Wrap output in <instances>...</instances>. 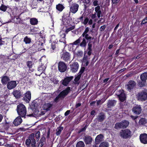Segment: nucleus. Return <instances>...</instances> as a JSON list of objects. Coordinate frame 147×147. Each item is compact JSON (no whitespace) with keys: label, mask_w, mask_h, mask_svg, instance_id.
Wrapping results in <instances>:
<instances>
[{"label":"nucleus","mask_w":147,"mask_h":147,"mask_svg":"<svg viewBox=\"0 0 147 147\" xmlns=\"http://www.w3.org/2000/svg\"><path fill=\"white\" fill-rule=\"evenodd\" d=\"M16 85L17 84L16 81H12L8 83L7 86L8 89L11 90L15 88Z\"/></svg>","instance_id":"15"},{"label":"nucleus","mask_w":147,"mask_h":147,"mask_svg":"<svg viewBox=\"0 0 147 147\" xmlns=\"http://www.w3.org/2000/svg\"><path fill=\"white\" fill-rule=\"evenodd\" d=\"M30 22V24L33 25L37 24L38 22L37 19L34 18H31Z\"/></svg>","instance_id":"33"},{"label":"nucleus","mask_w":147,"mask_h":147,"mask_svg":"<svg viewBox=\"0 0 147 147\" xmlns=\"http://www.w3.org/2000/svg\"><path fill=\"white\" fill-rule=\"evenodd\" d=\"M41 64L40 65V66L38 68V71L40 72V74L43 72L45 69L47 67L46 64L47 63V60L46 59H45V60L43 59L42 58L40 59Z\"/></svg>","instance_id":"5"},{"label":"nucleus","mask_w":147,"mask_h":147,"mask_svg":"<svg viewBox=\"0 0 147 147\" xmlns=\"http://www.w3.org/2000/svg\"><path fill=\"white\" fill-rule=\"evenodd\" d=\"M88 21L89 19L87 17L84 20V21L83 22V24H84V25H86L88 22Z\"/></svg>","instance_id":"48"},{"label":"nucleus","mask_w":147,"mask_h":147,"mask_svg":"<svg viewBox=\"0 0 147 147\" xmlns=\"http://www.w3.org/2000/svg\"><path fill=\"white\" fill-rule=\"evenodd\" d=\"M31 98V94L30 91L27 92L24 95V98L27 102H28Z\"/></svg>","instance_id":"17"},{"label":"nucleus","mask_w":147,"mask_h":147,"mask_svg":"<svg viewBox=\"0 0 147 147\" xmlns=\"http://www.w3.org/2000/svg\"><path fill=\"white\" fill-rule=\"evenodd\" d=\"M66 20L65 19H64L63 20V24L64 25H66L67 23H68V21H67V22H66Z\"/></svg>","instance_id":"57"},{"label":"nucleus","mask_w":147,"mask_h":147,"mask_svg":"<svg viewBox=\"0 0 147 147\" xmlns=\"http://www.w3.org/2000/svg\"><path fill=\"white\" fill-rule=\"evenodd\" d=\"M3 116L2 115L0 114V122H1L3 119Z\"/></svg>","instance_id":"63"},{"label":"nucleus","mask_w":147,"mask_h":147,"mask_svg":"<svg viewBox=\"0 0 147 147\" xmlns=\"http://www.w3.org/2000/svg\"><path fill=\"white\" fill-rule=\"evenodd\" d=\"M138 98L141 101H145L147 99V93L146 90L139 92L138 94Z\"/></svg>","instance_id":"6"},{"label":"nucleus","mask_w":147,"mask_h":147,"mask_svg":"<svg viewBox=\"0 0 147 147\" xmlns=\"http://www.w3.org/2000/svg\"><path fill=\"white\" fill-rule=\"evenodd\" d=\"M103 136L102 134L98 135L95 139V142L96 144H98L101 142L103 138Z\"/></svg>","instance_id":"23"},{"label":"nucleus","mask_w":147,"mask_h":147,"mask_svg":"<svg viewBox=\"0 0 147 147\" xmlns=\"http://www.w3.org/2000/svg\"><path fill=\"white\" fill-rule=\"evenodd\" d=\"M147 122V120L145 118H142L139 121V124L140 125H144Z\"/></svg>","instance_id":"28"},{"label":"nucleus","mask_w":147,"mask_h":147,"mask_svg":"<svg viewBox=\"0 0 147 147\" xmlns=\"http://www.w3.org/2000/svg\"><path fill=\"white\" fill-rule=\"evenodd\" d=\"M84 146L85 144L84 142L82 141L78 142L76 145V147H84Z\"/></svg>","instance_id":"37"},{"label":"nucleus","mask_w":147,"mask_h":147,"mask_svg":"<svg viewBox=\"0 0 147 147\" xmlns=\"http://www.w3.org/2000/svg\"><path fill=\"white\" fill-rule=\"evenodd\" d=\"M81 75L80 74H79L78 76L76 77L74 79L75 82H78L80 79Z\"/></svg>","instance_id":"49"},{"label":"nucleus","mask_w":147,"mask_h":147,"mask_svg":"<svg viewBox=\"0 0 147 147\" xmlns=\"http://www.w3.org/2000/svg\"><path fill=\"white\" fill-rule=\"evenodd\" d=\"M106 26H102L100 27V30L101 31H103L105 28Z\"/></svg>","instance_id":"52"},{"label":"nucleus","mask_w":147,"mask_h":147,"mask_svg":"<svg viewBox=\"0 0 147 147\" xmlns=\"http://www.w3.org/2000/svg\"><path fill=\"white\" fill-rule=\"evenodd\" d=\"M70 110L67 111L65 113V116H66L69 115L70 112Z\"/></svg>","instance_id":"58"},{"label":"nucleus","mask_w":147,"mask_h":147,"mask_svg":"<svg viewBox=\"0 0 147 147\" xmlns=\"http://www.w3.org/2000/svg\"><path fill=\"white\" fill-rule=\"evenodd\" d=\"M145 83H146V82L145 81H141L140 82H139L138 83V86L140 87H143L144 86H145Z\"/></svg>","instance_id":"42"},{"label":"nucleus","mask_w":147,"mask_h":147,"mask_svg":"<svg viewBox=\"0 0 147 147\" xmlns=\"http://www.w3.org/2000/svg\"><path fill=\"white\" fill-rule=\"evenodd\" d=\"M17 112L19 115L22 117H24L26 114V109L23 104H20L17 106Z\"/></svg>","instance_id":"2"},{"label":"nucleus","mask_w":147,"mask_h":147,"mask_svg":"<svg viewBox=\"0 0 147 147\" xmlns=\"http://www.w3.org/2000/svg\"><path fill=\"white\" fill-rule=\"evenodd\" d=\"M131 131L128 129L121 130L119 133V135L122 138L126 139L131 136Z\"/></svg>","instance_id":"4"},{"label":"nucleus","mask_w":147,"mask_h":147,"mask_svg":"<svg viewBox=\"0 0 147 147\" xmlns=\"http://www.w3.org/2000/svg\"><path fill=\"white\" fill-rule=\"evenodd\" d=\"M65 32L64 31H62L60 32V34L61 36L63 38L62 40H65Z\"/></svg>","instance_id":"38"},{"label":"nucleus","mask_w":147,"mask_h":147,"mask_svg":"<svg viewBox=\"0 0 147 147\" xmlns=\"http://www.w3.org/2000/svg\"><path fill=\"white\" fill-rule=\"evenodd\" d=\"M51 80L54 83V84H57L58 82V81L56 79L51 78Z\"/></svg>","instance_id":"54"},{"label":"nucleus","mask_w":147,"mask_h":147,"mask_svg":"<svg viewBox=\"0 0 147 147\" xmlns=\"http://www.w3.org/2000/svg\"><path fill=\"white\" fill-rule=\"evenodd\" d=\"M119 99L121 102H123L125 98V94L123 92H121V93L118 95Z\"/></svg>","instance_id":"27"},{"label":"nucleus","mask_w":147,"mask_h":147,"mask_svg":"<svg viewBox=\"0 0 147 147\" xmlns=\"http://www.w3.org/2000/svg\"><path fill=\"white\" fill-rule=\"evenodd\" d=\"M140 139L141 142L144 144H147V134L145 133L140 135Z\"/></svg>","instance_id":"12"},{"label":"nucleus","mask_w":147,"mask_h":147,"mask_svg":"<svg viewBox=\"0 0 147 147\" xmlns=\"http://www.w3.org/2000/svg\"><path fill=\"white\" fill-rule=\"evenodd\" d=\"M75 26H72L69 28H67L65 31V32L66 34H67L68 32L70 31L73 30L74 29Z\"/></svg>","instance_id":"44"},{"label":"nucleus","mask_w":147,"mask_h":147,"mask_svg":"<svg viewBox=\"0 0 147 147\" xmlns=\"http://www.w3.org/2000/svg\"><path fill=\"white\" fill-rule=\"evenodd\" d=\"M114 127L117 129L120 128H123V126L122 125L121 122L115 124Z\"/></svg>","instance_id":"35"},{"label":"nucleus","mask_w":147,"mask_h":147,"mask_svg":"<svg viewBox=\"0 0 147 147\" xmlns=\"http://www.w3.org/2000/svg\"><path fill=\"white\" fill-rule=\"evenodd\" d=\"M122 125L123 126V128H126L128 126L129 123L127 121H124L121 122Z\"/></svg>","instance_id":"34"},{"label":"nucleus","mask_w":147,"mask_h":147,"mask_svg":"<svg viewBox=\"0 0 147 147\" xmlns=\"http://www.w3.org/2000/svg\"><path fill=\"white\" fill-rule=\"evenodd\" d=\"M58 68L61 72H64L67 69V67L65 64L63 62L60 61L58 64Z\"/></svg>","instance_id":"8"},{"label":"nucleus","mask_w":147,"mask_h":147,"mask_svg":"<svg viewBox=\"0 0 147 147\" xmlns=\"http://www.w3.org/2000/svg\"><path fill=\"white\" fill-rule=\"evenodd\" d=\"M7 8V7L3 5H2L0 7V9L3 11H5Z\"/></svg>","instance_id":"41"},{"label":"nucleus","mask_w":147,"mask_h":147,"mask_svg":"<svg viewBox=\"0 0 147 147\" xmlns=\"http://www.w3.org/2000/svg\"><path fill=\"white\" fill-rule=\"evenodd\" d=\"M81 105V104L80 103H77L76 105V108L79 107Z\"/></svg>","instance_id":"61"},{"label":"nucleus","mask_w":147,"mask_h":147,"mask_svg":"<svg viewBox=\"0 0 147 147\" xmlns=\"http://www.w3.org/2000/svg\"><path fill=\"white\" fill-rule=\"evenodd\" d=\"M61 58L65 61H67L70 58V55L67 52L63 53Z\"/></svg>","instance_id":"19"},{"label":"nucleus","mask_w":147,"mask_h":147,"mask_svg":"<svg viewBox=\"0 0 147 147\" xmlns=\"http://www.w3.org/2000/svg\"><path fill=\"white\" fill-rule=\"evenodd\" d=\"M116 103V101L115 100H109L108 101L107 106L108 108H111L114 106Z\"/></svg>","instance_id":"21"},{"label":"nucleus","mask_w":147,"mask_h":147,"mask_svg":"<svg viewBox=\"0 0 147 147\" xmlns=\"http://www.w3.org/2000/svg\"><path fill=\"white\" fill-rule=\"evenodd\" d=\"M84 70V68L83 67L82 68V69H81L80 70V72L79 73V74H80L81 75V74L83 72Z\"/></svg>","instance_id":"55"},{"label":"nucleus","mask_w":147,"mask_h":147,"mask_svg":"<svg viewBox=\"0 0 147 147\" xmlns=\"http://www.w3.org/2000/svg\"><path fill=\"white\" fill-rule=\"evenodd\" d=\"M89 30L88 27H87L86 28L84 32L82 34L81 37H85L87 40H91L92 38V37L89 36L88 34Z\"/></svg>","instance_id":"9"},{"label":"nucleus","mask_w":147,"mask_h":147,"mask_svg":"<svg viewBox=\"0 0 147 147\" xmlns=\"http://www.w3.org/2000/svg\"><path fill=\"white\" fill-rule=\"evenodd\" d=\"M13 94L14 96L16 98H19L21 95L20 92L17 90L14 91Z\"/></svg>","instance_id":"29"},{"label":"nucleus","mask_w":147,"mask_h":147,"mask_svg":"<svg viewBox=\"0 0 147 147\" xmlns=\"http://www.w3.org/2000/svg\"><path fill=\"white\" fill-rule=\"evenodd\" d=\"M22 121L21 117L18 116L13 121V124L16 126L20 125Z\"/></svg>","instance_id":"18"},{"label":"nucleus","mask_w":147,"mask_h":147,"mask_svg":"<svg viewBox=\"0 0 147 147\" xmlns=\"http://www.w3.org/2000/svg\"><path fill=\"white\" fill-rule=\"evenodd\" d=\"M136 82L133 80L129 81L127 84L126 85L127 89L130 91L131 89H133L136 85Z\"/></svg>","instance_id":"10"},{"label":"nucleus","mask_w":147,"mask_h":147,"mask_svg":"<svg viewBox=\"0 0 147 147\" xmlns=\"http://www.w3.org/2000/svg\"><path fill=\"white\" fill-rule=\"evenodd\" d=\"M9 80V78L6 76L3 77L1 79V82L3 84H6L7 82Z\"/></svg>","instance_id":"26"},{"label":"nucleus","mask_w":147,"mask_h":147,"mask_svg":"<svg viewBox=\"0 0 147 147\" xmlns=\"http://www.w3.org/2000/svg\"><path fill=\"white\" fill-rule=\"evenodd\" d=\"M98 1L96 0H94L93 1V6H98L99 5Z\"/></svg>","instance_id":"47"},{"label":"nucleus","mask_w":147,"mask_h":147,"mask_svg":"<svg viewBox=\"0 0 147 147\" xmlns=\"http://www.w3.org/2000/svg\"><path fill=\"white\" fill-rule=\"evenodd\" d=\"M53 104L50 103H45L43 105L42 108L43 110L46 111H49L52 106Z\"/></svg>","instance_id":"22"},{"label":"nucleus","mask_w":147,"mask_h":147,"mask_svg":"<svg viewBox=\"0 0 147 147\" xmlns=\"http://www.w3.org/2000/svg\"><path fill=\"white\" fill-rule=\"evenodd\" d=\"M56 48L55 44V43H52L51 45V49H52V50H51L52 52H53Z\"/></svg>","instance_id":"50"},{"label":"nucleus","mask_w":147,"mask_h":147,"mask_svg":"<svg viewBox=\"0 0 147 147\" xmlns=\"http://www.w3.org/2000/svg\"><path fill=\"white\" fill-rule=\"evenodd\" d=\"M102 103V102H101V101L100 100H99L96 103L97 105H101Z\"/></svg>","instance_id":"59"},{"label":"nucleus","mask_w":147,"mask_h":147,"mask_svg":"<svg viewBox=\"0 0 147 147\" xmlns=\"http://www.w3.org/2000/svg\"><path fill=\"white\" fill-rule=\"evenodd\" d=\"M90 40H88V41H89V42L88 44V49L89 50L92 51V44H91V42L90 41Z\"/></svg>","instance_id":"45"},{"label":"nucleus","mask_w":147,"mask_h":147,"mask_svg":"<svg viewBox=\"0 0 147 147\" xmlns=\"http://www.w3.org/2000/svg\"><path fill=\"white\" fill-rule=\"evenodd\" d=\"M24 41L26 44H29L31 42V39L30 38H28L27 36H26L24 38Z\"/></svg>","instance_id":"39"},{"label":"nucleus","mask_w":147,"mask_h":147,"mask_svg":"<svg viewBox=\"0 0 147 147\" xmlns=\"http://www.w3.org/2000/svg\"><path fill=\"white\" fill-rule=\"evenodd\" d=\"M109 143L106 142H102L99 145V147H109Z\"/></svg>","instance_id":"36"},{"label":"nucleus","mask_w":147,"mask_h":147,"mask_svg":"<svg viewBox=\"0 0 147 147\" xmlns=\"http://www.w3.org/2000/svg\"><path fill=\"white\" fill-rule=\"evenodd\" d=\"M105 116L104 114L100 113L97 116L96 118L97 120L101 122L103 121L105 119Z\"/></svg>","instance_id":"24"},{"label":"nucleus","mask_w":147,"mask_h":147,"mask_svg":"<svg viewBox=\"0 0 147 147\" xmlns=\"http://www.w3.org/2000/svg\"><path fill=\"white\" fill-rule=\"evenodd\" d=\"M70 88L68 87L60 92L59 94V96H61V98H64L70 92Z\"/></svg>","instance_id":"13"},{"label":"nucleus","mask_w":147,"mask_h":147,"mask_svg":"<svg viewBox=\"0 0 147 147\" xmlns=\"http://www.w3.org/2000/svg\"><path fill=\"white\" fill-rule=\"evenodd\" d=\"M59 98H61V96H59V94L56 97V98L55 99V100H54L55 101V102H57L58 101Z\"/></svg>","instance_id":"51"},{"label":"nucleus","mask_w":147,"mask_h":147,"mask_svg":"<svg viewBox=\"0 0 147 147\" xmlns=\"http://www.w3.org/2000/svg\"><path fill=\"white\" fill-rule=\"evenodd\" d=\"M84 141L86 144H91L92 141V138L90 136H86L83 138Z\"/></svg>","instance_id":"20"},{"label":"nucleus","mask_w":147,"mask_h":147,"mask_svg":"<svg viewBox=\"0 0 147 147\" xmlns=\"http://www.w3.org/2000/svg\"><path fill=\"white\" fill-rule=\"evenodd\" d=\"M92 19H90L89 21H88V24L90 25H91L92 23Z\"/></svg>","instance_id":"60"},{"label":"nucleus","mask_w":147,"mask_h":147,"mask_svg":"<svg viewBox=\"0 0 147 147\" xmlns=\"http://www.w3.org/2000/svg\"><path fill=\"white\" fill-rule=\"evenodd\" d=\"M40 136L39 131H37L35 133L30 134L28 138L26 139L25 142L26 147H37L36 141L37 142L38 141L37 143L38 147H42L45 142L46 138L45 137L42 136L39 141Z\"/></svg>","instance_id":"1"},{"label":"nucleus","mask_w":147,"mask_h":147,"mask_svg":"<svg viewBox=\"0 0 147 147\" xmlns=\"http://www.w3.org/2000/svg\"><path fill=\"white\" fill-rule=\"evenodd\" d=\"M141 108L140 105H137L134 107L132 109L133 111L138 115L139 114L141 111Z\"/></svg>","instance_id":"16"},{"label":"nucleus","mask_w":147,"mask_h":147,"mask_svg":"<svg viewBox=\"0 0 147 147\" xmlns=\"http://www.w3.org/2000/svg\"><path fill=\"white\" fill-rule=\"evenodd\" d=\"M147 22V17H146L143 20L142 22V24H144Z\"/></svg>","instance_id":"53"},{"label":"nucleus","mask_w":147,"mask_h":147,"mask_svg":"<svg viewBox=\"0 0 147 147\" xmlns=\"http://www.w3.org/2000/svg\"><path fill=\"white\" fill-rule=\"evenodd\" d=\"M77 55L79 57H81L83 56V52L81 51H78L77 53Z\"/></svg>","instance_id":"46"},{"label":"nucleus","mask_w":147,"mask_h":147,"mask_svg":"<svg viewBox=\"0 0 147 147\" xmlns=\"http://www.w3.org/2000/svg\"><path fill=\"white\" fill-rule=\"evenodd\" d=\"M26 64L28 67L29 68H31L32 66V61H29L26 62Z\"/></svg>","instance_id":"40"},{"label":"nucleus","mask_w":147,"mask_h":147,"mask_svg":"<svg viewBox=\"0 0 147 147\" xmlns=\"http://www.w3.org/2000/svg\"><path fill=\"white\" fill-rule=\"evenodd\" d=\"M95 13L94 14H92L91 15V18L93 19H94L95 21H96L98 19L96 18V15L98 18H100V17L101 12L100 9V7L98 5L95 8Z\"/></svg>","instance_id":"3"},{"label":"nucleus","mask_w":147,"mask_h":147,"mask_svg":"<svg viewBox=\"0 0 147 147\" xmlns=\"http://www.w3.org/2000/svg\"><path fill=\"white\" fill-rule=\"evenodd\" d=\"M79 5L76 3L72 4L70 7V11L73 13H75L78 11Z\"/></svg>","instance_id":"11"},{"label":"nucleus","mask_w":147,"mask_h":147,"mask_svg":"<svg viewBox=\"0 0 147 147\" xmlns=\"http://www.w3.org/2000/svg\"><path fill=\"white\" fill-rule=\"evenodd\" d=\"M4 43V42L1 40H0V46L3 45Z\"/></svg>","instance_id":"64"},{"label":"nucleus","mask_w":147,"mask_h":147,"mask_svg":"<svg viewBox=\"0 0 147 147\" xmlns=\"http://www.w3.org/2000/svg\"><path fill=\"white\" fill-rule=\"evenodd\" d=\"M56 8L57 10L61 11L64 9V7L62 4H59L56 5Z\"/></svg>","instance_id":"32"},{"label":"nucleus","mask_w":147,"mask_h":147,"mask_svg":"<svg viewBox=\"0 0 147 147\" xmlns=\"http://www.w3.org/2000/svg\"><path fill=\"white\" fill-rule=\"evenodd\" d=\"M63 127L62 126H59L56 129V134L57 136L60 135L61 131L63 130Z\"/></svg>","instance_id":"30"},{"label":"nucleus","mask_w":147,"mask_h":147,"mask_svg":"<svg viewBox=\"0 0 147 147\" xmlns=\"http://www.w3.org/2000/svg\"><path fill=\"white\" fill-rule=\"evenodd\" d=\"M70 71L72 73L76 72L79 68V65L76 62L72 63L70 65Z\"/></svg>","instance_id":"7"},{"label":"nucleus","mask_w":147,"mask_h":147,"mask_svg":"<svg viewBox=\"0 0 147 147\" xmlns=\"http://www.w3.org/2000/svg\"><path fill=\"white\" fill-rule=\"evenodd\" d=\"M73 77H67L63 80L61 81L62 84L64 86H67L69 82L73 78Z\"/></svg>","instance_id":"14"},{"label":"nucleus","mask_w":147,"mask_h":147,"mask_svg":"<svg viewBox=\"0 0 147 147\" xmlns=\"http://www.w3.org/2000/svg\"><path fill=\"white\" fill-rule=\"evenodd\" d=\"M140 78L142 81H145L147 80V72L142 74L140 76Z\"/></svg>","instance_id":"25"},{"label":"nucleus","mask_w":147,"mask_h":147,"mask_svg":"<svg viewBox=\"0 0 147 147\" xmlns=\"http://www.w3.org/2000/svg\"><path fill=\"white\" fill-rule=\"evenodd\" d=\"M120 0H112V3L113 4H116Z\"/></svg>","instance_id":"56"},{"label":"nucleus","mask_w":147,"mask_h":147,"mask_svg":"<svg viewBox=\"0 0 147 147\" xmlns=\"http://www.w3.org/2000/svg\"><path fill=\"white\" fill-rule=\"evenodd\" d=\"M84 2L85 3H86L87 4H88L90 2L89 0H84Z\"/></svg>","instance_id":"62"},{"label":"nucleus","mask_w":147,"mask_h":147,"mask_svg":"<svg viewBox=\"0 0 147 147\" xmlns=\"http://www.w3.org/2000/svg\"><path fill=\"white\" fill-rule=\"evenodd\" d=\"M82 37L81 36L77 40L74 42L73 43L71 44L72 45H78V43H79L80 41V38H81Z\"/></svg>","instance_id":"43"},{"label":"nucleus","mask_w":147,"mask_h":147,"mask_svg":"<svg viewBox=\"0 0 147 147\" xmlns=\"http://www.w3.org/2000/svg\"><path fill=\"white\" fill-rule=\"evenodd\" d=\"M86 39L85 37H83V38L82 39V41L80 44V46L82 47H86Z\"/></svg>","instance_id":"31"}]
</instances>
